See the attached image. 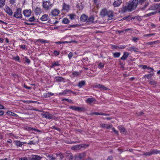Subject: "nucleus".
<instances>
[{
	"label": "nucleus",
	"mask_w": 160,
	"mask_h": 160,
	"mask_svg": "<svg viewBox=\"0 0 160 160\" xmlns=\"http://www.w3.org/2000/svg\"><path fill=\"white\" fill-rule=\"evenodd\" d=\"M138 2V0L130 1L128 2L127 5H123L120 8L119 12L121 13H124L127 11L131 12L136 9Z\"/></svg>",
	"instance_id": "nucleus-1"
},
{
	"label": "nucleus",
	"mask_w": 160,
	"mask_h": 160,
	"mask_svg": "<svg viewBox=\"0 0 160 160\" xmlns=\"http://www.w3.org/2000/svg\"><path fill=\"white\" fill-rule=\"evenodd\" d=\"M86 153L83 152L76 154L74 158H73L72 156H70V159L72 160H81L84 159L86 157Z\"/></svg>",
	"instance_id": "nucleus-2"
},
{
	"label": "nucleus",
	"mask_w": 160,
	"mask_h": 160,
	"mask_svg": "<svg viewBox=\"0 0 160 160\" xmlns=\"http://www.w3.org/2000/svg\"><path fill=\"white\" fill-rule=\"evenodd\" d=\"M52 5L53 4L51 3L50 1H43L42 2V7L45 10L50 9L52 7Z\"/></svg>",
	"instance_id": "nucleus-3"
},
{
	"label": "nucleus",
	"mask_w": 160,
	"mask_h": 160,
	"mask_svg": "<svg viewBox=\"0 0 160 160\" xmlns=\"http://www.w3.org/2000/svg\"><path fill=\"white\" fill-rule=\"evenodd\" d=\"M110 12V11H108L106 8H104L101 10L100 12V15L102 17L107 16L108 18L107 20H108L110 18V15L109 14Z\"/></svg>",
	"instance_id": "nucleus-4"
},
{
	"label": "nucleus",
	"mask_w": 160,
	"mask_h": 160,
	"mask_svg": "<svg viewBox=\"0 0 160 160\" xmlns=\"http://www.w3.org/2000/svg\"><path fill=\"white\" fill-rule=\"evenodd\" d=\"M13 17L17 18H22V9L21 8L16 9V11L14 13Z\"/></svg>",
	"instance_id": "nucleus-5"
},
{
	"label": "nucleus",
	"mask_w": 160,
	"mask_h": 160,
	"mask_svg": "<svg viewBox=\"0 0 160 160\" xmlns=\"http://www.w3.org/2000/svg\"><path fill=\"white\" fill-rule=\"evenodd\" d=\"M88 144L77 145L72 146L71 148V149L72 150H77L81 149L82 147L84 148H87L88 147Z\"/></svg>",
	"instance_id": "nucleus-6"
},
{
	"label": "nucleus",
	"mask_w": 160,
	"mask_h": 160,
	"mask_svg": "<svg viewBox=\"0 0 160 160\" xmlns=\"http://www.w3.org/2000/svg\"><path fill=\"white\" fill-rule=\"evenodd\" d=\"M138 2L139 4L142 5L145 2V4L143 7L141 8V9L142 10H144L149 5V2L147 1V0H138Z\"/></svg>",
	"instance_id": "nucleus-7"
},
{
	"label": "nucleus",
	"mask_w": 160,
	"mask_h": 160,
	"mask_svg": "<svg viewBox=\"0 0 160 160\" xmlns=\"http://www.w3.org/2000/svg\"><path fill=\"white\" fill-rule=\"evenodd\" d=\"M160 152V151H158L157 150H152L150 152H144L143 155L146 156H149L152 155L154 154H157Z\"/></svg>",
	"instance_id": "nucleus-8"
},
{
	"label": "nucleus",
	"mask_w": 160,
	"mask_h": 160,
	"mask_svg": "<svg viewBox=\"0 0 160 160\" xmlns=\"http://www.w3.org/2000/svg\"><path fill=\"white\" fill-rule=\"evenodd\" d=\"M160 9V4H153L150 6L148 10H156Z\"/></svg>",
	"instance_id": "nucleus-9"
},
{
	"label": "nucleus",
	"mask_w": 160,
	"mask_h": 160,
	"mask_svg": "<svg viewBox=\"0 0 160 160\" xmlns=\"http://www.w3.org/2000/svg\"><path fill=\"white\" fill-rule=\"evenodd\" d=\"M60 13L59 11L57 9H54L52 10L50 13L49 15L52 16H56L58 15Z\"/></svg>",
	"instance_id": "nucleus-10"
},
{
	"label": "nucleus",
	"mask_w": 160,
	"mask_h": 160,
	"mask_svg": "<svg viewBox=\"0 0 160 160\" xmlns=\"http://www.w3.org/2000/svg\"><path fill=\"white\" fill-rule=\"evenodd\" d=\"M69 108L73 110L77 111H81L83 110V108L78 107H77L75 106H71Z\"/></svg>",
	"instance_id": "nucleus-11"
},
{
	"label": "nucleus",
	"mask_w": 160,
	"mask_h": 160,
	"mask_svg": "<svg viewBox=\"0 0 160 160\" xmlns=\"http://www.w3.org/2000/svg\"><path fill=\"white\" fill-rule=\"evenodd\" d=\"M5 11L10 16L12 15V9L7 5H6L5 7Z\"/></svg>",
	"instance_id": "nucleus-12"
},
{
	"label": "nucleus",
	"mask_w": 160,
	"mask_h": 160,
	"mask_svg": "<svg viewBox=\"0 0 160 160\" xmlns=\"http://www.w3.org/2000/svg\"><path fill=\"white\" fill-rule=\"evenodd\" d=\"M31 11L30 10H25L23 11V14L24 15L27 17H29L31 14Z\"/></svg>",
	"instance_id": "nucleus-13"
},
{
	"label": "nucleus",
	"mask_w": 160,
	"mask_h": 160,
	"mask_svg": "<svg viewBox=\"0 0 160 160\" xmlns=\"http://www.w3.org/2000/svg\"><path fill=\"white\" fill-rule=\"evenodd\" d=\"M121 0H117L113 3V5L115 7H119L122 3Z\"/></svg>",
	"instance_id": "nucleus-14"
},
{
	"label": "nucleus",
	"mask_w": 160,
	"mask_h": 160,
	"mask_svg": "<svg viewBox=\"0 0 160 160\" xmlns=\"http://www.w3.org/2000/svg\"><path fill=\"white\" fill-rule=\"evenodd\" d=\"M49 16L48 14H44L40 18V20L42 21H46L48 20Z\"/></svg>",
	"instance_id": "nucleus-15"
},
{
	"label": "nucleus",
	"mask_w": 160,
	"mask_h": 160,
	"mask_svg": "<svg viewBox=\"0 0 160 160\" xmlns=\"http://www.w3.org/2000/svg\"><path fill=\"white\" fill-rule=\"evenodd\" d=\"M14 142L17 147H21L23 144L26 143V142H21L20 141L18 140L14 141Z\"/></svg>",
	"instance_id": "nucleus-16"
},
{
	"label": "nucleus",
	"mask_w": 160,
	"mask_h": 160,
	"mask_svg": "<svg viewBox=\"0 0 160 160\" xmlns=\"http://www.w3.org/2000/svg\"><path fill=\"white\" fill-rule=\"evenodd\" d=\"M88 16H86L85 14H82L80 18V20L82 22H85L86 21H87V20L88 19Z\"/></svg>",
	"instance_id": "nucleus-17"
},
{
	"label": "nucleus",
	"mask_w": 160,
	"mask_h": 160,
	"mask_svg": "<svg viewBox=\"0 0 160 160\" xmlns=\"http://www.w3.org/2000/svg\"><path fill=\"white\" fill-rule=\"evenodd\" d=\"M44 117L47 118L52 119V115L48 112H45L43 114Z\"/></svg>",
	"instance_id": "nucleus-18"
},
{
	"label": "nucleus",
	"mask_w": 160,
	"mask_h": 160,
	"mask_svg": "<svg viewBox=\"0 0 160 160\" xmlns=\"http://www.w3.org/2000/svg\"><path fill=\"white\" fill-rule=\"evenodd\" d=\"M94 19V17L91 15L90 16L88 19H87V22L89 23H93Z\"/></svg>",
	"instance_id": "nucleus-19"
},
{
	"label": "nucleus",
	"mask_w": 160,
	"mask_h": 160,
	"mask_svg": "<svg viewBox=\"0 0 160 160\" xmlns=\"http://www.w3.org/2000/svg\"><path fill=\"white\" fill-rule=\"evenodd\" d=\"M88 104H91L95 101V99L93 98H89L85 100Z\"/></svg>",
	"instance_id": "nucleus-20"
},
{
	"label": "nucleus",
	"mask_w": 160,
	"mask_h": 160,
	"mask_svg": "<svg viewBox=\"0 0 160 160\" xmlns=\"http://www.w3.org/2000/svg\"><path fill=\"white\" fill-rule=\"evenodd\" d=\"M53 95H54L53 93L48 92H47L44 93V94H43V97L46 98L49 97H50L51 96H53Z\"/></svg>",
	"instance_id": "nucleus-21"
},
{
	"label": "nucleus",
	"mask_w": 160,
	"mask_h": 160,
	"mask_svg": "<svg viewBox=\"0 0 160 160\" xmlns=\"http://www.w3.org/2000/svg\"><path fill=\"white\" fill-rule=\"evenodd\" d=\"M129 55V53L127 52H124L121 58L120 59L122 60H125Z\"/></svg>",
	"instance_id": "nucleus-22"
},
{
	"label": "nucleus",
	"mask_w": 160,
	"mask_h": 160,
	"mask_svg": "<svg viewBox=\"0 0 160 160\" xmlns=\"http://www.w3.org/2000/svg\"><path fill=\"white\" fill-rule=\"evenodd\" d=\"M41 159V157L38 155H33L29 160H40Z\"/></svg>",
	"instance_id": "nucleus-23"
},
{
	"label": "nucleus",
	"mask_w": 160,
	"mask_h": 160,
	"mask_svg": "<svg viewBox=\"0 0 160 160\" xmlns=\"http://www.w3.org/2000/svg\"><path fill=\"white\" fill-rule=\"evenodd\" d=\"M56 155H48L47 156V157L49 160H56Z\"/></svg>",
	"instance_id": "nucleus-24"
},
{
	"label": "nucleus",
	"mask_w": 160,
	"mask_h": 160,
	"mask_svg": "<svg viewBox=\"0 0 160 160\" xmlns=\"http://www.w3.org/2000/svg\"><path fill=\"white\" fill-rule=\"evenodd\" d=\"M72 42H76L75 41H70V42H68L67 41H66L65 42L59 41V42H55V43L56 44H61L65 43H71Z\"/></svg>",
	"instance_id": "nucleus-25"
},
{
	"label": "nucleus",
	"mask_w": 160,
	"mask_h": 160,
	"mask_svg": "<svg viewBox=\"0 0 160 160\" xmlns=\"http://www.w3.org/2000/svg\"><path fill=\"white\" fill-rule=\"evenodd\" d=\"M63 9L68 11L69 9V5L66 4L65 3H63Z\"/></svg>",
	"instance_id": "nucleus-26"
},
{
	"label": "nucleus",
	"mask_w": 160,
	"mask_h": 160,
	"mask_svg": "<svg viewBox=\"0 0 160 160\" xmlns=\"http://www.w3.org/2000/svg\"><path fill=\"white\" fill-rule=\"evenodd\" d=\"M157 13V12L156 11H154L153 12H151L148 13L147 14L145 15L144 16V17H149L151 15H153L154 14H155Z\"/></svg>",
	"instance_id": "nucleus-27"
},
{
	"label": "nucleus",
	"mask_w": 160,
	"mask_h": 160,
	"mask_svg": "<svg viewBox=\"0 0 160 160\" xmlns=\"http://www.w3.org/2000/svg\"><path fill=\"white\" fill-rule=\"evenodd\" d=\"M34 12L36 15H38L41 13V9L40 8L37 7L34 10Z\"/></svg>",
	"instance_id": "nucleus-28"
},
{
	"label": "nucleus",
	"mask_w": 160,
	"mask_h": 160,
	"mask_svg": "<svg viewBox=\"0 0 160 160\" xmlns=\"http://www.w3.org/2000/svg\"><path fill=\"white\" fill-rule=\"evenodd\" d=\"M121 55V53L120 52H116L113 53V57L115 58H118L120 57Z\"/></svg>",
	"instance_id": "nucleus-29"
},
{
	"label": "nucleus",
	"mask_w": 160,
	"mask_h": 160,
	"mask_svg": "<svg viewBox=\"0 0 160 160\" xmlns=\"http://www.w3.org/2000/svg\"><path fill=\"white\" fill-rule=\"evenodd\" d=\"M118 128L121 133H124L125 132V129L122 126H120L118 127Z\"/></svg>",
	"instance_id": "nucleus-30"
},
{
	"label": "nucleus",
	"mask_w": 160,
	"mask_h": 160,
	"mask_svg": "<svg viewBox=\"0 0 160 160\" xmlns=\"http://www.w3.org/2000/svg\"><path fill=\"white\" fill-rule=\"evenodd\" d=\"M85 83V82L84 81H82L78 83V86L80 88H81L82 86H84Z\"/></svg>",
	"instance_id": "nucleus-31"
},
{
	"label": "nucleus",
	"mask_w": 160,
	"mask_h": 160,
	"mask_svg": "<svg viewBox=\"0 0 160 160\" xmlns=\"http://www.w3.org/2000/svg\"><path fill=\"white\" fill-rule=\"evenodd\" d=\"M94 87L96 88H98L103 89H104L105 88L104 86L99 84H96Z\"/></svg>",
	"instance_id": "nucleus-32"
},
{
	"label": "nucleus",
	"mask_w": 160,
	"mask_h": 160,
	"mask_svg": "<svg viewBox=\"0 0 160 160\" xmlns=\"http://www.w3.org/2000/svg\"><path fill=\"white\" fill-rule=\"evenodd\" d=\"M5 0H0V8H2L5 5Z\"/></svg>",
	"instance_id": "nucleus-33"
},
{
	"label": "nucleus",
	"mask_w": 160,
	"mask_h": 160,
	"mask_svg": "<svg viewBox=\"0 0 160 160\" xmlns=\"http://www.w3.org/2000/svg\"><path fill=\"white\" fill-rule=\"evenodd\" d=\"M71 20H73L75 19L76 15L75 14H72L68 15Z\"/></svg>",
	"instance_id": "nucleus-34"
},
{
	"label": "nucleus",
	"mask_w": 160,
	"mask_h": 160,
	"mask_svg": "<svg viewBox=\"0 0 160 160\" xmlns=\"http://www.w3.org/2000/svg\"><path fill=\"white\" fill-rule=\"evenodd\" d=\"M70 21L66 18H64L62 20L63 23L65 24H68L69 23Z\"/></svg>",
	"instance_id": "nucleus-35"
},
{
	"label": "nucleus",
	"mask_w": 160,
	"mask_h": 160,
	"mask_svg": "<svg viewBox=\"0 0 160 160\" xmlns=\"http://www.w3.org/2000/svg\"><path fill=\"white\" fill-rule=\"evenodd\" d=\"M56 80L58 82H62L63 81V78L61 77H56Z\"/></svg>",
	"instance_id": "nucleus-36"
},
{
	"label": "nucleus",
	"mask_w": 160,
	"mask_h": 160,
	"mask_svg": "<svg viewBox=\"0 0 160 160\" xmlns=\"http://www.w3.org/2000/svg\"><path fill=\"white\" fill-rule=\"evenodd\" d=\"M152 76H153V74H150L148 75H145L144 77V78H147L148 79H149L151 78Z\"/></svg>",
	"instance_id": "nucleus-37"
},
{
	"label": "nucleus",
	"mask_w": 160,
	"mask_h": 160,
	"mask_svg": "<svg viewBox=\"0 0 160 160\" xmlns=\"http://www.w3.org/2000/svg\"><path fill=\"white\" fill-rule=\"evenodd\" d=\"M135 48L133 47H130L127 49V50L130 51H135Z\"/></svg>",
	"instance_id": "nucleus-38"
},
{
	"label": "nucleus",
	"mask_w": 160,
	"mask_h": 160,
	"mask_svg": "<svg viewBox=\"0 0 160 160\" xmlns=\"http://www.w3.org/2000/svg\"><path fill=\"white\" fill-rule=\"evenodd\" d=\"M59 65V64L58 62H54L52 64L51 67L52 68H53L56 66H58Z\"/></svg>",
	"instance_id": "nucleus-39"
},
{
	"label": "nucleus",
	"mask_w": 160,
	"mask_h": 160,
	"mask_svg": "<svg viewBox=\"0 0 160 160\" xmlns=\"http://www.w3.org/2000/svg\"><path fill=\"white\" fill-rule=\"evenodd\" d=\"M70 91V90H66L63 91V92H61L59 93V94L60 95H65L66 94L67 92H68Z\"/></svg>",
	"instance_id": "nucleus-40"
},
{
	"label": "nucleus",
	"mask_w": 160,
	"mask_h": 160,
	"mask_svg": "<svg viewBox=\"0 0 160 160\" xmlns=\"http://www.w3.org/2000/svg\"><path fill=\"white\" fill-rule=\"evenodd\" d=\"M104 64L100 62L98 66V67L99 69H102L104 67Z\"/></svg>",
	"instance_id": "nucleus-41"
},
{
	"label": "nucleus",
	"mask_w": 160,
	"mask_h": 160,
	"mask_svg": "<svg viewBox=\"0 0 160 160\" xmlns=\"http://www.w3.org/2000/svg\"><path fill=\"white\" fill-rule=\"evenodd\" d=\"M92 114H96L97 115H104V116H106L107 115L106 114H104V113H103L102 112L99 113V112H96L93 113Z\"/></svg>",
	"instance_id": "nucleus-42"
},
{
	"label": "nucleus",
	"mask_w": 160,
	"mask_h": 160,
	"mask_svg": "<svg viewBox=\"0 0 160 160\" xmlns=\"http://www.w3.org/2000/svg\"><path fill=\"white\" fill-rule=\"evenodd\" d=\"M79 25L78 24H76L75 25H69L68 26V28H75V27H78Z\"/></svg>",
	"instance_id": "nucleus-43"
},
{
	"label": "nucleus",
	"mask_w": 160,
	"mask_h": 160,
	"mask_svg": "<svg viewBox=\"0 0 160 160\" xmlns=\"http://www.w3.org/2000/svg\"><path fill=\"white\" fill-rule=\"evenodd\" d=\"M73 56V54L72 52H70L68 55V57L70 59Z\"/></svg>",
	"instance_id": "nucleus-44"
},
{
	"label": "nucleus",
	"mask_w": 160,
	"mask_h": 160,
	"mask_svg": "<svg viewBox=\"0 0 160 160\" xmlns=\"http://www.w3.org/2000/svg\"><path fill=\"white\" fill-rule=\"evenodd\" d=\"M56 157H59L61 159H62L63 157V154L61 153H60L59 154H56Z\"/></svg>",
	"instance_id": "nucleus-45"
},
{
	"label": "nucleus",
	"mask_w": 160,
	"mask_h": 160,
	"mask_svg": "<svg viewBox=\"0 0 160 160\" xmlns=\"http://www.w3.org/2000/svg\"><path fill=\"white\" fill-rule=\"evenodd\" d=\"M35 20V18H34V17H32L30 18L29 19H28V21L30 22H33Z\"/></svg>",
	"instance_id": "nucleus-46"
},
{
	"label": "nucleus",
	"mask_w": 160,
	"mask_h": 160,
	"mask_svg": "<svg viewBox=\"0 0 160 160\" xmlns=\"http://www.w3.org/2000/svg\"><path fill=\"white\" fill-rule=\"evenodd\" d=\"M25 61L28 64H29L30 63V60L29 59H28L27 57H25Z\"/></svg>",
	"instance_id": "nucleus-47"
},
{
	"label": "nucleus",
	"mask_w": 160,
	"mask_h": 160,
	"mask_svg": "<svg viewBox=\"0 0 160 160\" xmlns=\"http://www.w3.org/2000/svg\"><path fill=\"white\" fill-rule=\"evenodd\" d=\"M139 67L143 69H147L148 68L147 66L145 65H139Z\"/></svg>",
	"instance_id": "nucleus-48"
},
{
	"label": "nucleus",
	"mask_w": 160,
	"mask_h": 160,
	"mask_svg": "<svg viewBox=\"0 0 160 160\" xmlns=\"http://www.w3.org/2000/svg\"><path fill=\"white\" fill-rule=\"evenodd\" d=\"M102 126L104 128H109L110 127V126L109 125L105 124H103L102 125Z\"/></svg>",
	"instance_id": "nucleus-49"
},
{
	"label": "nucleus",
	"mask_w": 160,
	"mask_h": 160,
	"mask_svg": "<svg viewBox=\"0 0 160 160\" xmlns=\"http://www.w3.org/2000/svg\"><path fill=\"white\" fill-rule=\"evenodd\" d=\"M8 113L9 114H10L11 115L13 116H17V114L14 113H13V112H8Z\"/></svg>",
	"instance_id": "nucleus-50"
},
{
	"label": "nucleus",
	"mask_w": 160,
	"mask_h": 160,
	"mask_svg": "<svg viewBox=\"0 0 160 160\" xmlns=\"http://www.w3.org/2000/svg\"><path fill=\"white\" fill-rule=\"evenodd\" d=\"M64 100H66V101H67L68 102H70V103L72 102V100L71 99H66V98L62 99V101H64Z\"/></svg>",
	"instance_id": "nucleus-51"
},
{
	"label": "nucleus",
	"mask_w": 160,
	"mask_h": 160,
	"mask_svg": "<svg viewBox=\"0 0 160 160\" xmlns=\"http://www.w3.org/2000/svg\"><path fill=\"white\" fill-rule=\"evenodd\" d=\"M147 69L149 70V72H152L154 70V69H153V68L150 67H148Z\"/></svg>",
	"instance_id": "nucleus-52"
},
{
	"label": "nucleus",
	"mask_w": 160,
	"mask_h": 160,
	"mask_svg": "<svg viewBox=\"0 0 160 160\" xmlns=\"http://www.w3.org/2000/svg\"><path fill=\"white\" fill-rule=\"evenodd\" d=\"M73 74L74 76H78L79 74V73L78 72H73Z\"/></svg>",
	"instance_id": "nucleus-53"
},
{
	"label": "nucleus",
	"mask_w": 160,
	"mask_h": 160,
	"mask_svg": "<svg viewBox=\"0 0 160 160\" xmlns=\"http://www.w3.org/2000/svg\"><path fill=\"white\" fill-rule=\"evenodd\" d=\"M127 46L125 45H119V49H124Z\"/></svg>",
	"instance_id": "nucleus-54"
},
{
	"label": "nucleus",
	"mask_w": 160,
	"mask_h": 160,
	"mask_svg": "<svg viewBox=\"0 0 160 160\" xmlns=\"http://www.w3.org/2000/svg\"><path fill=\"white\" fill-rule=\"evenodd\" d=\"M119 46H115V45H112V47L113 48H115L116 49H119Z\"/></svg>",
	"instance_id": "nucleus-55"
},
{
	"label": "nucleus",
	"mask_w": 160,
	"mask_h": 160,
	"mask_svg": "<svg viewBox=\"0 0 160 160\" xmlns=\"http://www.w3.org/2000/svg\"><path fill=\"white\" fill-rule=\"evenodd\" d=\"M54 55L57 56L59 55V52L57 51H55L54 52Z\"/></svg>",
	"instance_id": "nucleus-56"
},
{
	"label": "nucleus",
	"mask_w": 160,
	"mask_h": 160,
	"mask_svg": "<svg viewBox=\"0 0 160 160\" xmlns=\"http://www.w3.org/2000/svg\"><path fill=\"white\" fill-rule=\"evenodd\" d=\"M132 28H127V29H125L124 30V31H125V32H127L128 31H132Z\"/></svg>",
	"instance_id": "nucleus-57"
},
{
	"label": "nucleus",
	"mask_w": 160,
	"mask_h": 160,
	"mask_svg": "<svg viewBox=\"0 0 160 160\" xmlns=\"http://www.w3.org/2000/svg\"><path fill=\"white\" fill-rule=\"evenodd\" d=\"M112 130L113 131V132L116 134L118 133V131L116 130L114 128H112Z\"/></svg>",
	"instance_id": "nucleus-58"
},
{
	"label": "nucleus",
	"mask_w": 160,
	"mask_h": 160,
	"mask_svg": "<svg viewBox=\"0 0 160 160\" xmlns=\"http://www.w3.org/2000/svg\"><path fill=\"white\" fill-rule=\"evenodd\" d=\"M150 25L152 28H155L156 26V25L153 23H151Z\"/></svg>",
	"instance_id": "nucleus-59"
},
{
	"label": "nucleus",
	"mask_w": 160,
	"mask_h": 160,
	"mask_svg": "<svg viewBox=\"0 0 160 160\" xmlns=\"http://www.w3.org/2000/svg\"><path fill=\"white\" fill-rule=\"evenodd\" d=\"M10 3L12 4H13L15 3V0H10Z\"/></svg>",
	"instance_id": "nucleus-60"
},
{
	"label": "nucleus",
	"mask_w": 160,
	"mask_h": 160,
	"mask_svg": "<svg viewBox=\"0 0 160 160\" xmlns=\"http://www.w3.org/2000/svg\"><path fill=\"white\" fill-rule=\"evenodd\" d=\"M111 20L113 19L112 17L113 16V12L112 11H111Z\"/></svg>",
	"instance_id": "nucleus-61"
},
{
	"label": "nucleus",
	"mask_w": 160,
	"mask_h": 160,
	"mask_svg": "<svg viewBox=\"0 0 160 160\" xmlns=\"http://www.w3.org/2000/svg\"><path fill=\"white\" fill-rule=\"evenodd\" d=\"M20 47L22 49H24L25 48L26 46L25 45H23L20 46Z\"/></svg>",
	"instance_id": "nucleus-62"
},
{
	"label": "nucleus",
	"mask_w": 160,
	"mask_h": 160,
	"mask_svg": "<svg viewBox=\"0 0 160 160\" xmlns=\"http://www.w3.org/2000/svg\"><path fill=\"white\" fill-rule=\"evenodd\" d=\"M14 58L15 60L17 61H19V58L18 56H17L16 57H15Z\"/></svg>",
	"instance_id": "nucleus-63"
},
{
	"label": "nucleus",
	"mask_w": 160,
	"mask_h": 160,
	"mask_svg": "<svg viewBox=\"0 0 160 160\" xmlns=\"http://www.w3.org/2000/svg\"><path fill=\"white\" fill-rule=\"evenodd\" d=\"M4 114V112L0 110V116H2Z\"/></svg>",
	"instance_id": "nucleus-64"
}]
</instances>
